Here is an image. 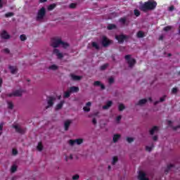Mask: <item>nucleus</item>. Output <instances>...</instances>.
Listing matches in <instances>:
<instances>
[{
	"mask_svg": "<svg viewBox=\"0 0 180 180\" xmlns=\"http://www.w3.org/2000/svg\"><path fill=\"white\" fill-rule=\"evenodd\" d=\"M51 46L53 47V49H57V47H60V46H62L63 49H67L70 45L68 43L63 41L61 38L56 37L51 39Z\"/></svg>",
	"mask_w": 180,
	"mask_h": 180,
	"instance_id": "obj_1",
	"label": "nucleus"
},
{
	"mask_svg": "<svg viewBox=\"0 0 180 180\" xmlns=\"http://www.w3.org/2000/svg\"><path fill=\"white\" fill-rule=\"evenodd\" d=\"M155 8H157V1H146L141 6L139 9L142 12H147V11H153Z\"/></svg>",
	"mask_w": 180,
	"mask_h": 180,
	"instance_id": "obj_2",
	"label": "nucleus"
},
{
	"mask_svg": "<svg viewBox=\"0 0 180 180\" xmlns=\"http://www.w3.org/2000/svg\"><path fill=\"white\" fill-rule=\"evenodd\" d=\"M44 16H46V8H41L37 14L36 20L37 22H41L43 19H44Z\"/></svg>",
	"mask_w": 180,
	"mask_h": 180,
	"instance_id": "obj_3",
	"label": "nucleus"
},
{
	"mask_svg": "<svg viewBox=\"0 0 180 180\" xmlns=\"http://www.w3.org/2000/svg\"><path fill=\"white\" fill-rule=\"evenodd\" d=\"M115 39L120 44H123L124 41L129 40V36L124 34L115 35Z\"/></svg>",
	"mask_w": 180,
	"mask_h": 180,
	"instance_id": "obj_4",
	"label": "nucleus"
},
{
	"mask_svg": "<svg viewBox=\"0 0 180 180\" xmlns=\"http://www.w3.org/2000/svg\"><path fill=\"white\" fill-rule=\"evenodd\" d=\"M112 43H113V41L109 39H108V37H103L102 41H101V44L103 47H109V46H110V44H112Z\"/></svg>",
	"mask_w": 180,
	"mask_h": 180,
	"instance_id": "obj_5",
	"label": "nucleus"
},
{
	"mask_svg": "<svg viewBox=\"0 0 180 180\" xmlns=\"http://www.w3.org/2000/svg\"><path fill=\"white\" fill-rule=\"evenodd\" d=\"M125 60H127V63L131 68L134 65V64H136V60L131 58V56L130 55H126Z\"/></svg>",
	"mask_w": 180,
	"mask_h": 180,
	"instance_id": "obj_6",
	"label": "nucleus"
},
{
	"mask_svg": "<svg viewBox=\"0 0 180 180\" xmlns=\"http://www.w3.org/2000/svg\"><path fill=\"white\" fill-rule=\"evenodd\" d=\"M22 90H15L13 93L8 94L7 96L8 98H12V96H22Z\"/></svg>",
	"mask_w": 180,
	"mask_h": 180,
	"instance_id": "obj_7",
	"label": "nucleus"
},
{
	"mask_svg": "<svg viewBox=\"0 0 180 180\" xmlns=\"http://www.w3.org/2000/svg\"><path fill=\"white\" fill-rule=\"evenodd\" d=\"M47 103H48V105L46 107V109H49V108H51V106L54 105V97L49 96L48 98Z\"/></svg>",
	"mask_w": 180,
	"mask_h": 180,
	"instance_id": "obj_8",
	"label": "nucleus"
},
{
	"mask_svg": "<svg viewBox=\"0 0 180 180\" xmlns=\"http://www.w3.org/2000/svg\"><path fill=\"white\" fill-rule=\"evenodd\" d=\"M1 39H4V40H8L11 39V35L8 34V32L6 30H3L1 33Z\"/></svg>",
	"mask_w": 180,
	"mask_h": 180,
	"instance_id": "obj_9",
	"label": "nucleus"
},
{
	"mask_svg": "<svg viewBox=\"0 0 180 180\" xmlns=\"http://www.w3.org/2000/svg\"><path fill=\"white\" fill-rule=\"evenodd\" d=\"M53 54H56V56L58 57V58L61 59L63 58L64 55H63L62 53H60V50L58 49H54L53 51Z\"/></svg>",
	"mask_w": 180,
	"mask_h": 180,
	"instance_id": "obj_10",
	"label": "nucleus"
},
{
	"mask_svg": "<svg viewBox=\"0 0 180 180\" xmlns=\"http://www.w3.org/2000/svg\"><path fill=\"white\" fill-rule=\"evenodd\" d=\"M13 129H15V130L17 133H20V134H23V133H25V129L20 128L18 125H13Z\"/></svg>",
	"mask_w": 180,
	"mask_h": 180,
	"instance_id": "obj_11",
	"label": "nucleus"
},
{
	"mask_svg": "<svg viewBox=\"0 0 180 180\" xmlns=\"http://www.w3.org/2000/svg\"><path fill=\"white\" fill-rule=\"evenodd\" d=\"M138 179L139 180H148V178L146 177V173L143 172H139Z\"/></svg>",
	"mask_w": 180,
	"mask_h": 180,
	"instance_id": "obj_12",
	"label": "nucleus"
},
{
	"mask_svg": "<svg viewBox=\"0 0 180 180\" xmlns=\"http://www.w3.org/2000/svg\"><path fill=\"white\" fill-rule=\"evenodd\" d=\"M112 105H113V102H112V101H108L106 103V104L103 106V109L104 110H106L109 109V108H110V106H112Z\"/></svg>",
	"mask_w": 180,
	"mask_h": 180,
	"instance_id": "obj_13",
	"label": "nucleus"
},
{
	"mask_svg": "<svg viewBox=\"0 0 180 180\" xmlns=\"http://www.w3.org/2000/svg\"><path fill=\"white\" fill-rule=\"evenodd\" d=\"M64 103H65V102L64 101H62L60 102V103L57 104L55 108L56 110H60V109H62Z\"/></svg>",
	"mask_w": 180,
	"mask_h": 180,
	"instance_id": "obj_14",
	"label": "nucleus"
},
{
	"mask_svg": "<svg viewBox=\"0 0 180 180\" xmlns=\"http://www.w3.org/2000/svg\"><path fill=\"white\" fill-rule=\"evenodd\" d=\"M71 125V121L67 120L64 123L65 130L67 131L68 129H70V126Z\"/></svg>",
	"mask_w": 180,
	"mask_h": 180,
	"instance_id": "obj_15",
	"label": "nucleus"
},
{
	"mask_svg": "<svg viewBox=\"0 0 180 180\" xmlns=\"http://www.w3.org/2000/svg\"><path fill=\"white\" fill-rule=\"evenodd\" d=\"M69 91H70L71 94H72V92H79V88L78 86H73L70 88Z\"/></svg>",
	"mask_w": 180,
	"mask_h": 180,
	"instance_id": "obj_16",
	"label": "nucleus"
},
{
	"mask_svg": "<svg viewBox=\"0 0 180 180\" xmlns=\"http://www.w3.org/2000/svg\"><path fill=\"white\" fill-rule=\"evenodd\" d=\"M8 68L11 70V74H16V72H18V68L15 66H9Z\"/></svg>",
	"mask_w": 180,
	"mask_h": 180,
	"instance_id": "obj_17",
	"label": "nucleus"
},
{
	"mask_svg": "<svg viewBox=\"0 0 180 180\" xmlns=\"http://www.w3.org/2000/svg\"><path fill=\"white\" fill-rule=\"evenodd\" d=\"M120 139V134H115L112 138L113 143H117L119 141V139Z\"/></svg>",
	"mask_w": 180,
	"mask_h": 180,
	"instance_id": "obj_18",
	"label": "nucleus"
},
{
	"mask_svg": "<svg viewBox=\"0 0 180 180\" xmlns=\"http://www.w3.org/2000/svg\"><path fill=\"white\" fill-rule=\"evenodd\" d=\"M71 77L73 81H80L82 79V77L75 75H72Z\"/></svg>",
	"mask_w": 180,
	"mask_h": 180,
	"instance_id": "obj_19",
	"label": "nucleus"
},
{
	"mask_svg": "<svg viewBox=\"0 0 180 180\" xmlns=\"http://www.w3.org/2000/svg\"><path fill=\"white\" fill-rule=\"evenodd\" d=\"M146 103H147V99L142 98V99L139 100L137 105H139V106H141L142 105H146Z\"/></svg>",
	"mask_w": 180,
	"mask_h": 180,
	"instance_id": "obj_20",
	"label": "nucleus"
},
{
	"mask_svg": "<svg viewBox=\"0 0 180 180\" xmlns=\"http://www.w3.org/2000/svg\"><path fill=\"white\" fill-rule=\"evenodd\" d=\"M165 98H167V96H163L162 97H161V98H160V101H155V102H154L155 106L157 105H158V104L160 103V102H164V101H165Z\"/></svg>",
	"mask_w": 180,
	"mask_h": 180,
	"instance_id": "obj_21",
	"label": "nucleus"
},
{
	"mask_svg": "<svg viewBox=\"0 0 180 180\" xmlns=\"http://www.w3.org/2000/svg\"><path fill=\"white\" fill-rule=\"evenodd\" d=\"M155 131H158V127L155 126L150 130V134L153 136Z\"/></svg>",
	"mask_w": 180,
	"mask_h": 180,
	"instance_id": "obj_22",
	"label": "nucleus"
},
{
	"mask_svg": "<svg viewBox=\"0 0 180 180\" xmlns=\"http://www.w3.org/2000/svg\"><path fill=\"white\" fill-rule=\"evenodd\" d=\"M174 167H175V165H167V169L165 170V173L168 174V172H169V171L171 170V168H174Z\"/></svg>",
	"mask_w": 180,
	"mask_h": 180,
	"instance_id": "obj_23",
	"label": "nucleus"
},
{
	"mask_svg": "<svg viewBox=\"0 0 180 180\" xmlns=\"http://www.w3.org/2000/svg\"><path fill=\"white\" fill-rule=\"evenodd\" d=\"M127 20V18L126 17H123L120 18L119 22L122 23V25H126Z\"/></svg>",
	"mask_w": 180,
	"mask_h": 180,
	"instance_id": "obj_24",
	"label": "nucleus"
},
{
	"mask_svg": "<svg viewBox=\"0 0 180 180\" xmlns=\"http://www.w3.org/2000/svg\"><path fill=\"white\" fill-rule=\"evenodd\" d=\"M49 70H52V71H56V70H58V66L56 65H51L49 67Z\"/></svg>",
	"mask_w": 180,
	"mask_h": 180,
	"instance_id": "obj_25",
	"label": "nucleus"
},
{
	"mask_svg": "<svg viewBox=\"0 0 180 180\" xmlns=\"http://www.w3.org/2000/svg\"><path fill=\"white\" fill-rule=\"evenodd\" d=\"M108 30H113V29H116V25L115 24H110L107 27Z\"/></svg>",
	"mask_w": 180,
	"mask_h": 180,
	"instance_id": "obj_26",
	"label": "nucleus"
},
{
	"mask_svg": "<svg viewBox=\"0 0 180 180\" xmlns=\"http://www.w3.org/2000/svg\"><path fill=\"white\" fill-rule=\"evenodd\" d=\"M136 36L139 39H141V38L144 37V32H143V31H139L136 34Z\"/></svg>",
	"mask_w": 180,
	"mask_h": 180,
	"instance_id": "obj_27",
	"label": "nucleus"
},
{
	"mask_svg": "<svg viewBox=\"0 0 180 180\" xmlns=\"http://www.w3.org/2000/svg\"><path fill=\"white\" fill-rule=\"evenodd\" d=\"M37 148L38 151H42L43 150V144L41 143V142L38 143Z\"/></svg>",
	"mask_w": 180,
	"mask_h": 180,
	"instance_id": "obj_28",
	"label": "nucleus"
},
{
	"mask_svg": "<svg viewBox=\"0 0 180 180\" xmlns=\"http://www.w3.org/2000/svg\"><path fill=\"white\" fill-rule=\"evenodd\" d=\"M56 6H57L56 4H52L48 6V11H53Z\"/></svg>",
	"mask_w": 180,
	"mask_h": 180,
	"instance_id": "obj_29",
	"label": "nucleus"
},
{
	"mask_svg": "<svg viewBox=\"0 0 180 180\" xmlns=\"http://www.w3.org/2000/svg\"><path fill=\"white\" fill-rule=\"evenodd\" d=\"M91 46L92 47H94V49H96V50H99V45L98 44V43L94 41L91 43Z\"/></svg>",
	"mask_w": 180,
	"mask_h": 180,
	"instance_id": "obj_30",
	"label": "nucleus"
},
{
	"mask_svg": "<svg viewBox=\"0 0 180 180\" xmlns=\"http://www.w3.org/2000/svg\"><path fill=\"white\" fill-rule=\"evenodd\" d=\"M70 96H71V91L70 90L64 93L63 98H70Z\"/></svg>",
	"mask_w": 180,
	"mask_h": 180,
	"instance_id": "obj_31",
	"label": "nucleus"
},
{
	"mask_svg": "<svg viewBox=\"0 0 180 180\" xmlns=\"http://www.w3.org/2000/svg\"><path fill=\"white\" fill-rule=\"evenodd\" d=\"M118 109H119L120 112H122V111L124 110V109H126V107L123 104H120L118 106Z\"/></svg>",
	"mask_w": 180,
	"mask_h": 180,
	"instance_id": "obj_32",
	"label": "nucleus"
},
{
	"mask_svg": "<svg viewBox=\"0 0 180 180\" xmlns=\"http://www.w3.org/2000/svg\"><path fill=\"white\" fill-rule=\"evenodd\" d=\"M7 103H8V108L12 110V109H13V103H12V101H8Z\"/></svg>",
	"mask_w": 180,
	"mask_h": 180,
	"instance_id": "obj_33",
	"label": "nucleus"
},
{
	"mask_svg": "<svg viewBox=\"0 0 180 180\" xmlns=\"http://www.w3.org/2000/svg\"><path fill=\"white\" fill-rule=\"evenodd\" d=\"M75 141H76V144H78L79 146V144H82V143H84V139H75Z\"/></svg>",
	"mask_w": 180,
	"mask_h": 180,
	"instance_id": "obj_34",
	"label": "nucleus"
},
{
	"mask_svg": "<svg viewBox=\"0 0 180 180\" xmlns=\"http://www.w3.org/2000/svg\"><path fill=\"white\" fill-rule=\"evenodd\" d=\"M20 41H25V40L27 39V37H26V35L25 34H21L20 36Z\"/></svg>",
	"mask_w": 180,
	"mask_h": 180,
	"instance_id": "obj_35",
	"label": "nucleus"
},
{
	"mask_svg": "<svg viewBox=\"0 0 180 180\" xmlns=\"http://www.w3.org/2000/svg\"><path fill=\"white\" fill-rule=\"evenodd\" d=\"M17 169H18V167H16V165H13L11 167V171L13 174L14 172H16Z\"/></svg>",
	"mask_w": 180,
	"mask_h": 180,
	"instance_id": "obj_36",
	"label": "nucleus"
},
{
	"mask_svg": "<svg viewBox=\"0 0 180 180\" xmlns=\"http://www.w3.org/2000/svg\"><path fill=\"white\" fill-rule=\"evenodd\" d=\"M171 29H172V27L171 25H168V26H167V27H165L163 28V30H164L165 32H169V30H171Z\"/></svg>",
	"mask_w": 180,
	"mask_h": 180,
	"instance_id": "obj_37",
	"label": "nucleus"
},
{
	"mask_svg": "<svg viewBox=\"0 0 180 180\" xmlns=\"http://www.w3.org/2000/svg\"><path fill=\"white\" fill-rule=\"evenodd\" d=\"M117 161H119V159L117 158V156H115L113 158H112V165H115L116 164V162H117Z\"/></svg>",
	"mask_w": 180,
	"mask_h": 180,
	"instance_id": "obj_38",
	"label": "nucleus"
},
{
	"mask_svg": "<svg viewBox=\"0 0 180 180\" xmlns=\"http://www.w3.org/2000/svg\"><path fill=\"white\" fill-rule=\"evenodd\" d=\"M15 15V13H12V12H9L5 14V16L6 18H12V16H13Z\"/></svg>",
	"mask_w": 180,
	"mask_h": 180,
	"instance_id": "obj_39",
	"label": "nucleus"
},
{
	"mask_svg": "<svg viewBox=\"0 0 180 180\" xmlns=\"http://www.w3.org/2000/svg\"><path fill=\"white\" fill-rule=\"evenodd\" d=\"M68 143L70 146H75L77 144L76 141L72 139L69 140Z\"/></svg>",
	"mask_w": 180,
	"mask_h": 180,
	"instance_id": "obj_40",
	"label": "nucleus"
},
{
	"mask_svg": "<svg viewBox=\"0 0 180 180\" xmlns=\"http://www.w3.org/2000/svg\"><path fill=\"white\" fill-rule=\"evenodd\" d=\"M134 13L135 16H136L137 18H139V16H140V11H139L138 9H135L134 11Z\"/></svg>",
	"mask_w": 180,
	"mask_h": 180,
	"instance_id": "obj_41",
	"label": "nucleus"
},
{
	"mask_svg": "<svg viewBox=\"0 0 180 180\" xmlns=\"http://www.w3.org/2000/svg\"><path fill=\"white\" fill-rule=\"evenodd\" d=\"M76 7H77V4H75V3H72L69 6V8H70V9H74Z\"/></svg>",
	"mask_w": 180,
	"mask_h": 180,
	"instance_id": "obj_42",
	"label": "nucleus"
},
{
	"mask_svg": "<svg viewBox=\"0 0 180 180\" xmlns=\"http://www.w3.org/2000/svg\"><path fill=\"white\" fill-rule=\"evenodd\" d=\"M113 82H115V79L113 77H110L108 79V83L110 84V85H112V84H113Z\"/></svg>",
	"mask_w": 180,
	"mask_h": 180,
	"instance_id": "obj_43",
	"label": "nucleus"
},
{
	"mask_svg": "<svg viewBox=\"0 0 180 180\" xmlns=\"http://www.w3.org/2000/svg\"><path fill=\"white\" fill-rule=\"evenodd\" d=\"M127 141L128 143H133V141H134V139L131 138V137H127Z\"/></svg>",
	"mask_w": 180,
	"mask_h": 180,
	"instance_id": "obj_44",
	"label": "nucleus"
},
{
	"mask_svg": "<svg viewBox=\"0 0 180 180\" xmlns=\"http://www.w3.org/2000/svg\"><path fill=\"white\" fill-rule=\"evenodd\" d=\"M101 82L100 81H96V82H94V86H101Z\"/></svg>",
	"mask_w": 180,
	"mask_h": 180,
	"instance_id": "obj_45",
	"label": "nucleus"
},
{
	"mask_svg": "<svg viewBox=\"0 0 180 180\" xmlns=\"http://www.w3.org/2000/svg\"><path fill=\"white\" fill-rule=\"evenodd\" d=\"M153 147H154V146H146V151H148L149 153L153 150Z\"/></svg>",
	"mask_w": 180,
	"mask_h": 180,
	"instance_id": "obj_46",
	"label": "nucleus"
},
{
	"mask_svg": "<svg viewBox=\"0 0 180 180\" xmlns=\"http://www.w3.org/2000/svg\"><path fill=\"white\" fill-rule=\"evenodd\" d=\"M2 130H4V122L0 123V136L2 134Z\"/></svg>",
	"mask_w": 180,
	"mask_h": 180,
	"instance_id": "obj_47",
	"label": "nucleus"
},
{
	"mask_svg": "<svg viewBox=\"0 0 180 180\" xmlns=\"http://www.w3.org/2000/svg\"><path fill=\"white\" fill-rule=\"evenodd\" d=\"M83 110H84V112H89L91 110V108L89 107L84 106L83 108Z\"/></svg>",
	"mask_w": 180,
	"mask_h": 180,
	"instance_id": "obj_48",
	"label": "nucleus"
},
{
	"mask_svg": "<svg viewBox=\"0 0 180 180\" xmlns=\"http://www.w3.org/2000/svg\"><path fill=\"white\" fill-rule=\"evenodd\" d=\"M172 93L173 94H177L178 93V89L176 87H174L172 89Z\"/></svg>",
	"mask_w": 180,
	"mask_h": 180,
	"instance_id": "obj_49",
	"label": "nucleus"
},
{
	"mask_svg": "<svg viewBox=\"0 0 180 180\" xmlns=\"http://www.w3.org/2000/svg\"><path fill=\"white\" fill-rule=\"evenodd\" d=\"M108 64H105L101 66V70H106V68H108Z\"/></svg>",
	"mask_w": 180,
	"mask_h": 180,
	"instance_id": "obj_50",
	"label": "nucleus"
},
{
	"mask_svg": "<svg viewBox=\"0 0 180 180\" xmlns=\"http://www.w3.org/2000/svg\"><path fill=\"white\" fill-rule=\"evenodd\" d=\"M73 180H77V179H79V175L78 174H75L72 176V178Z\"/></svg>",
	"mask_w": 180,
	"mask_h": 180,
	"instance_id": "obj_51",
	"label": "nucleus"
},
{
	"mask_svg": "<svg viewBox=\"0 0 180 180\" xmlns=\"http://www.w3.org/2000/svg\"><path fill=\"white\" fill-rule=\"evenodd\" d=\"M4 53H6V54H9V53H11V51L9 50V49L6 48L4 49Z\"/></svg>",
	"mask_w": 180,
	"mask_h": 180,
	"instance_id": "obj_52",
	"label": "nucleus"
},
{
	"mask_svg": "<svg viewBox=\"0 0 180 180\" xmlns=\"http://www.w3.org/2000/svg\"><path fill=\"white\" fill-rule=\"evenodd\" d=\"M175 9V7L174 6H171L169 8V11L170 12H172V11H174Z\"/></svg>",
	"mask_w": 180,
	"mask_h": 180,
	"instance_id": "obj_53",
	"label": "nucleus"
},
{
	"mask_svg": "<svg viewBox=\"0 0 180 180\" xmlns=\"http://www.w3.org/2000/svg\"><path fill=\"white\" fill-rule=\"evenodd\" d=\"M120 120H122V116H121V115H119V116L117 117L116 121H117V122H120Z\"/></svg>",
	"mask_w": 180,
	"mask_h": 180,
	"instance_id": "obj_54",
	"label": "nucleus"
},
{
	"mask_svg": "<svg viewBox=\"0 0 180 180\" xmlns=\"http://www.w3.org/2000/svg\"><path fill=\"white\" fill-rule=\"evenodd\" d=\"M18 154V150L16 149H13V155H16Z\"/></svg>",
	"mask_w": 180,
	"mask_h": 180,
	"instance_id": "obj_55",
	"label": "nucleus"
},
{
	"mask_svg": "<svg viewBox=\"0 0 180 180\" xmlns=\"http://www.w3.org/2000/svg\"><path fill=\"white\" fill-rule=\"evenodd\" d=\"M153 140L154 141H157L158 140V136H154L153 137Z\"/></svg>",
	"mask_w": 180,
	"mask_h": 180,
	"instance_id": "obj_56",
	"label": "nucleus"
},
{
	"mask_svg": "<svg viewBox=\"0 0 180 180\" xmlns=\"http://www.w3.org/2000/svg\"><path fill=\"white\" fill-rule=\"evenodd\" d=\"M178 129H180V124L173 127V130H178Z\"/></svg>",
	"mask_w": 180,
	"mask_h": 180,
	"instance_id": "obj_57",
	"label": "nucleus"
},
{
	"mask_svg": "<svg viewBox=\"0 0 180 180\" xmlns=\"http://www.w3.org/2000/svg\"><path fill=\"white\" fill-rule=\"evenodd\" d=\"M2 84H4V80L2 79V78H0V88L2 87Z\"/></svg>",
	"mask_w": 180,
	"mask_h": 180,
	"instance_id": "obj_58",
	"label": "nucleus"
},
{
	"mask_svg": "<svg viewBox=\"0 0 180 180\" xmlns=\"http://www.w3.org/2000/svg\"><path fill=\"white\" fill-rule=\"evenodd\" d=\"M91 105H92V103H91V102H89V101L86 103V106H87V107H89V106H91Z\"/></svg>",
	"mask_w": 180,
	"mask_h": 180,
	"instance_id": "obj_59",
	"label": "nucleus"
},
{
	"mask_svg": "<svg viewBox=\"0 0 180 180\" xmlns=\"http://www.w3.org/2000/svg\"><path fill=\"white\" fill-rule=\"evenodd\" d=\"M92 123H93V124H96L97 122H96V118L93 119Z\"/></svg>",
	"mask_w": 180,
	"mask_h": 180,
	"instance_id": "obj_60",
	"label": "nucleus"
},
{
	"mask_svg": "<svg viewBox=\"0 0 180 180\" xmlns=\"http://www.w3.org/2000/svg\"><path fill=\"white\" fill-rule=\"evenodd\" d=\"M100 86H101V89H105V85L104 84H103L102 83L100 84Z\"/></svg>",
	"mask_w": 180,
	"mask_h": 180,
	"instance_id": "obj_61",
	"label": "nucleus"
},
{
	"mask_svg": "<svg viewBox=\"0 0 180 180\" xmlns=\"http://www.w3.org/2000/svg\"><path fill=\"white\" fill-rule=\"evenodd\" d=\"M44 2H47V0H39V4H44Z\"/></svg>",
	"mask_w": 180,
	"mask_h": 180,
	"instance_id": "obj_62",
	"label": "nucleus"
},
{
	"mask_svg": "<svg viewBox=\"0 0 180 180\" xmlns=\"http://www.w3.org/2000/svg\"><path fill=\"white\" fill-rule=\"evenodd\" d=\"M4 4H2V0H0V8H3Z\"/></svg>",
	"mask_w": 180,
	"mask_h": 180,
	"instance_id": "obj_63",
	"label": "nucleus"
},
{
	"mask_svg": "<svg viewBox=\"0 0 180 180\" xmlns=\"http://www.w3.org/2000/svg\"><path fill=\"white\" fill-rule=\"evenodd\" d=\"M172 124V121L169 120V121H168V125H169V126H171Z\"/></svg>",
	"mask_w": 180,
	"mask_h": 180,
	"instance_id": "obj_64",
	"label": "nucleus"
}]
</instances>
